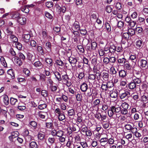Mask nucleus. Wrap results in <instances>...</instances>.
<instances>
[{"instance_id": "obj_1", "label": "nucleus", "mask_w": 148, "mask_h": 148, "mask_svg": "<svg viewBox=\"0 0 148 148\" xmlns=\"http://www.w3.org/2000/svg\"><path fill=\"white\" fill-rule=\"evenodd\" d=\"M121 110V108L119 107H115L112 106L110 107L109 110L108 112V114L109 116L110 117H112L114 114H116V117H117L116 113L120 112Z\"/></svg>"}, {"instance_id": "obj_2", "label": "nucleus", "mask_w": 148, "mask_h": 148, "mask_svg": "<svg viewBox=\"0 0 148 148\" xmlns=\"http://www.w3.org/2000/svg\"><path fill=\"white\" fill-rule=\"evenodd\" d=\"M54 112L55 115L58 117L59 121H62L65 119V117L64 112L61 111L60 109L57 108L55 109Z\"/></svg>"}, {"instance_id": "obj_3", "label": "nucleus", "mask_w": 148, "mask_h": 148, "mask_svg": "<svg viewBox=\"0 0 148 148\" xmlns=\"http://www.w3.org/2000/svg\"><path fill=\"white\" fill-rule=\"evenodd\" d=\"M119 95L120 98L122 99L125 97L128 98L130 96V93L129 91L122 89L119 91Z\"/></svg>"}, {"instance_id": "obj_4", "label": "nucleus", "mask_w": 148, "mask_h": 148, "mask_svg": "<svg viewBox=\"0 0 148 148\" xmlns=\"http://www.w3.org/2000/svg\"><path fill=\"white\" fill-rule=\"evenodd\" d=\"M136 47L138 49L142 48L143 45V41L141 38L136 39L135 42Z\"/></svg>"}, {"instance_id": "obj_5", "label": "nucleus", "mask_w": 148, "mask_h": 148, "mask_svg": "<svg viewBox=\"0 0 148 148\" xmlns=\"http://www.w3.org/2000/svg\"><path fill=\"white\" fill-rule=\"evenodd\" d=\"M18 23L21 25H24L26 24L27 21L26 18L23 16H20L17 20Z\"/></svg>"}, {"instance_id": "obj_6", "label": "nucleus", "mask_w": 148, "mask_h": 148, "mask_svg": "<svg viewBox=\"0 0 148 148\" xmlns=\"http://www.w3.org/2000/svg\"><path fill=\"white\" fill-rule=\"evenodd\" d=\"M147 60L144 59H141L139 60V64L140 68H145L147 66Z\"/></svg>"}, {"instance_id": "obj_7", "label": "nucleus", "mask_w": 148, "mask_h": 148, "mask_svg": "<svg viewBox=\"0 0 148 148\" xmlns=\"http://www.w3.org/2000/svg\"><path fill=\"white\" fill-rule=\"evenodd\" d=\"M129 59L132 62L134 63V65L133 67V68H134V66L135 65H136V62H137L136 55L134 54L131 55L130 56Z\"/></svg>"}, {"instance_id": "obj_8", "label": "nucleus", "mask_w": 148, "mask_h": 148, "mask_svg": "<svg viewBox=\"0 0 148 148\" xmlns=\"http://www.w3.org/2000/svg\"><path fill=\"white\" fill-rule=\"evenodd\" d=\"M30 35L29 34H25L22 35L23 40L25 42H28L29 40Z\"/></svg>"}, {"instance_id": "obj_9", "label": "nucleus", "mask_w": 148, "mask_h": 148, "mask_svg": "<svg viewBox=\"0 0 148 148\" xmlns=\"http://www.w3.org/2000/svg\"><path fill=\"white\" fill-rule=\"evenodd\" d=\"M11 16L13 19H17V20L20 16L19 14L16 12H13L11 13Z\"/></svg>"}, {"instance_id": "obj_10", "label": "nucleus", "mask_w": 148, "mask_h": 148, "mask_svg": "<svg viewBox=\"0 0 148 148\" xmlns=\"http://www.w3.org/2000/svg\"><path fill=\"white\" fill-rule=\"evenodd\" d=\"M124 69L126 70L129 71L131 69L132 66L128 61H127L124 64Z\"/></svg>"}, {"instance_id": "obj_11", "label": "nucleus", "mask_w": 148, "mask_h": 148, "mask_svg": "<svg viewBox=\"0 0 148 148\" xmlns=\"http://www.w3.org/2000/svg\"><path fill=\"white\" fill-rule=\"evenodd\" d=\"M108 140V138H107L105 137L101 138L99 140V141L101 145L102 146H104L107 143V142Z\"/></svg>"}, {"instance_id": "obj_12", "label": "nucleus", "mask_w": 148, "mask_h": 148, "mask_svg": "<svg viewBox=\"0 0 148 148\" xmlns=\"http://www.w3.org/2000/svg\"><path fill=\"white\" fill-rule=\"evenodd\" d=\"M88 85L85 83H83L80 86V89L83 92H86L88 89Z\"/></svg>"}, {"instance_id": "obj_13", "label": "nucleus", "mask_w": 148, "mask_h": 148, "mask_svg": "<svg viewBox=\"0 0 148 148\" xmlns=\"http://www.w3.org/2000/svg\"><path fill=\"white\" fill-rule=\"evenodd\" d=\"M101 77L105 81H108L109 79V74L106 72H103L102 74Z\"/></svg>"}, {"instance_id": "obj_14", "label": "nucleus", "mask_w": 148, "mask_h": 148, "mask_svg": "<svg viewBox=\"0 0 148 148\" xmlns=\"http://www.w3.org/2000/svg\"><path fill=\"white\" fill-rule=\"evenodd\" d=\"M56 79L58 81H60L62 80L61 77V75L57 71H55L53 72Z\"/></svg>"}, {"instance_id": "obj_15", "label": "nucleus", "mask_w": 148, "mask_h": 148, "mask_svg": "<svg viewBox=\"0 0 148 148\" xmlns=\"http://www.w3.org/2000/svg\"><path fill=\"white\" fill-rule=\"evenodd\" d=\"M51 45L50 42H48L45 43V48L48 51L50 52L51 51Z\"/></svg>"}, {"instance_id": "obj_16", "label": "nucleus", "mask_w": 148, "mask_h": 148, "mask_svg": "<svg viewBox=\"0 0 148 148\" xmlns=\"http://www.w3.org/2000/svg\"><path fill=\"white\" fill-rule=\"evenodd\" d=\"M69 61L72 65H75L77 61L76 59L73 57H70L69 58Z\"/></svg>"}, {"instance_id": "obj_17", "label": "nucleus", "mask_w": 148, "mask_h": 148, "mask_svg": "<svg viewBox=\"0 0 148 148\" xmlns=\"http://www.w3.org/2000/svg\"><path fill=\"white\" fill-rule=\"evenodd\" d=\"M30 148H38V146L36 143L35 141H32L29 143Z\"/></svg>"}, {"instance_id": "obj_18", "label": "nucleus", "mask_w": 148, "mask_h": 148, "mask_svg": "<svg viewBox=\"0 0 148 148\" xmlns=\"http://www.w3.org/2000/svg\"><path fill=\"white\" fill-rule=\"evenodd\" d=\"M136 86V85L134 82H131L129 83L128 87L130 89L132 90L134 89Z\"/></svg>"}, {"instance_id": "obj_19", "label": "nucleus", "mask_w": 148, "mask_h": 148, "mask_svg": "<svg viewBox=\"0 0 148 148\" xmlns=\"http://www.w3.org/2000/svg\"><path fill=\"white\" fill-rule=\"evenodd\" d=\"M110 64L113 65L115 62L116 59L115 57H109Z\"/></svg>"}, {"instance_id": "obj_20", "label": "nucleus", "mask_w": 148, "mask_h": 148, "mask_svg": "<svg viewBox=\"0 0 148 148\" xmlns=\"http://www.w3.org/2000/svg\"><path fill=\"white\" fill-rule=\"evenodd\" d=\"M127 60L124 58L119 59L118 60V62L121 65H123L125 64Z\"/></svg>"}, {"instance_id": "obj_21", "label": "nucleus", "mask_w": 148, "mask_h": 148, "mask_svg": "<svg viewBox=\"0 0 148 148\" xmlns=\"http://www.w3.org/2000/svg\"><path fill=\"white\" fill-rule=\"evenodd\" d=\"M3 102L4 104L6 105H8L9 103L8 97L6 95L3 96Z\"/></svg>"}, {"instance_id": "obj_22", "label": "nucleus", "mask_w": 148, "mask_h": 148, "mask_svg": "<svg viewBox=\"0 0 148 148\" xmlns=\"http://www.w3.org/2000/svg\"><path fill=\"white\" fill-rule=\"evenodd\" d=\"M38 115L40 118L43 119L47 115V114L46 112H39Z\"/></svg>"}, {"instance_id": "obj_23", "label": "nucleus", "mask_w": 148, "mask_h": 148, "mask_svg": "<svg viewBox=\"0 0 148 148\" xmlns=\"http://www.w3.org/2000/svg\"><path fill=\"white\" fill-rule=\"evenodd\" d=\"M10 38L11 41L14 42H16L18 41V38L13 34L10 36Z\"/></svg>"}, {"instance_id": "obj_24", "label": "nucleus", "mask_w": 148, "mask_h": 148, "mask_svg": "<svg viewBox=\"0 0 148 148\" xmlns=\"http://www.w3.org/2000/svg\"><path fill=\"white\" fill-rule=\"evenodd\" d=\"M73 28H74L75 29L78 30L80 29V25L79 23L77 21H75L73 25Z\"/></svg>"}, {"instance_id": "obj_25", "label": "nucleus", "mask_w": 148, "mask_h": 148, "mask_svg": "<svg viewBox=\"0 0 148 148\" xmlns=\"http://www.w3.org/2000/svg\"><path fill=\"white\" fill-rule=\"evenodd\" d=\"M47 140L49 143L52 145L54 143L55 139L54 137H49L48 138Z\"/></svg>"}, {"instance_id": "obj_26", "label": "nucleus", "mask_w": 148, "mask_h": 148, "mask_svg": "<svg viewBox=\"0 0 148 148\" xmlns=\"http://www.w3.org/2000/svg\"><path fill=\"white\" fill-rule=\"evenodd\" d=\"M8 74L10 75L12 78H14V74L12 69H10L7 71Z\"/></svg>"}, {"instance_id": "obj_27", "label": "nucleus", "mask_w": 148, "mask_h": 148, "mask_svg": "<svg viewBox=\"0 0 148 148\" xmlns=\"http://www.w3.org/2000/svg\"><path fill=\"white\" fill-rule=\"evenodd\" d=\"M110 93V96L111 97L114 98H117V94L116 91H111Z\"/></svg>"}, {"instance_id": "obj_28", "label": "nucleus", "mask_w": 148, "mask_h": 148, "mask_svg": "<svg viewBox=\"0 0 148 148\" xmlns=\"http://www.w3.org/2000/svg\"><path fill=\"white\" fill-rule=\"evenodd\" d=\"M62 80L63 81L64 83L65 82H66L67 81L69 80L68 76L66 74L62 75Z\"/></svg>"}, {"instance_id": "obj_29", "label": "nucleus", "mask_w": 148, "mask_h": 148, "mask_svg": "<svg viewBox=\"0 0 148 148\" xmlns=\"http://www.w3.org/2000/svg\"><path fill=\"white\" fill-rule=\"evenodd\" d=\"M0 61L2 65L5 67L7 66V64L5 61L4 58L3 56H1L0 58Z\"/></svg>"}, {"instance_id": "obj_30", "label": "nucleus", "mask_w": 148, "mask_h": 148, "mask_svg": "<svg viewBox=\"0 0 148 148\" xmlns=\"http://www.w3.org/2000/svg\"><path fill=\"white\" fill-rule=\"evenodd\" d=\"M129 37L130 34L128 32L124 33L122 36V38L126 40H128L129 39Z\"/></svg>"}, {"instance_id": "obj_31", "label": "nucleus", "mask_w": 148, "mask_h": 148, "mask_svg": "<svg viewBox=\"0 0 148 148\" xmlns=\"http://www.w3.org/2000/svg\"><path fill=\"white\" fill-rule=\"evenodd\" d=\"M75 114L74 110L73 109H71L68 111V114L70 116H73L75 115Z\"/></svg>"}, {"instance_id": "obj_32", "label": "nucleus", "mask_w": 148, "mask_h": 148, "mask_svg": "<svg viewBox=\"0 0 148 148\" xmlns=\"http://www.w3.org/2000/svg\"><path fill=\"white\" fill-rule=\"evenodd\" d=\"M21 10L24 12L27 13L29 12V10L27 5H25L21 8Z\"/></svg>"}, {"instance_id": "obj_33", "label": "nucleus", "mask_w": 148, "mask_h": 148, "mask_svg": "<svg viewBox=\"0 0 148 148\" xmlns=\"http://www.w3.org/2000/svg\"><path fill=\"white\" fill-rule=\"evenodd\" d=\"M126 75V72L125 70H122L119 72V75L121 77H124Z\"/></svg>"}, {"instance_id": "obj_34", "label": "nucleus", "mask_w": 148, "mask_h": 148, "mask_svg": "<svg viewBox=\"0 0 148 148\" xmlns=\"http://www.w3.org/2000/svg\"><path fill=\"white\" fill-rule=\"evenodd\" d=\"M45 61L50 66H51L53 65V61L50 58H47L45 59Z\"/></svg>"}, {"instance_id": "obj_35", "label": "nucleus", "mask_w": 148, "mask_h": 148, "mask_svg": "<svg viewBox=\"0 0 148 148\" xmlns=\"http://www.w3.org/2000/svg\"><path fill=\"white\" fill-rule=\"evenodd\" d=\"M38 51L41 55H44V52L42 47L40 46H38L37 47Z\"/></svg>"}, {"instance_id": "obj_36", "label": "nucleus", "mask_w": 148, "mask_h": 148, "mask_svg": "<svg viewBox=\"0 0 148 148\" xmlns=\"http://www.w3.org/2000/svg\"><path fill=\"white\" fill-rule=\"evenodd\" d=\"M77 48L79 51L81 53H83L84 52V49L82 45H79L77 46Z\"/></svg>"}, {"instance_id": "obj_37", "label": "nucleus", "mask_w": 148, "mask_h": 148, "mask_svg": "<svg viewBox=\"0 0 148 148\" xmlns=\"http://www.w3.org/2000/svg\"><path fill=\"white\" fill-rule=\"evenodd\" d=\"M10 100L11 104L13 105H15L17 102V99L13 97L11 98Z\"/></svg>"}, {"instance_id": "obj_38", "label": "nucleus", "mask_w": 148, "mask_h": 148, "mask_svg": "<svg viewBox=\"0 0 148 148\" xmlns=\"http://www.w3.org/2000/svg\"><path fill=\"white\" fill-rule=\"evenodd\" d=\"M133 82H134L136 84H139L141 82V81L140 78L135 77V78H134L133 79Z\"/></svg>"}, {"instance_id": "obj_39", "label": "nucleus", "mask_w": 148, "mask_h": 148, "mask_svg": "<svg viewBox=\"0 0 148 148\" xmlns=\"http://www.w3.org/2000/svg\"><path fill=\"white\" fill-rule=\"evenodd\" d=\"M16 48L19 50H21L22 48V44L20 42H16L15 43Z\"/></svg>"}, {"instance_id": "obj_40", "label": "nucleus", "mask_w": 148, "mask_h": 148, "mask_svg": "<svg viewBox=\"0 0 148 148\" xmlns=\"http://www.w3.org/2000/svg\"><path fill=\"white\" fill-rule=\"evenodd\" d=\"M79 144L82 148H87L88 147L87 144L86 142H81Z\"/></svg>"}, {"instance_id": "obj_41", "label": "nucleus", "mask_w": 148, "mask_h": 148, "mask_svg": "<svg viewBox=\"0 0 148 148\" xmlns=\"http://www.w3.org/2000/svg\"><path fill=\"white\" fill-rule=\"evenodd\" d=\"M45 136V135L44 133H39L38 134V139L40 140H42L43 139Z\"/></svg>"}, {"instance_id": "obj_42", "label": "nucleus", "mask_w": 148, "mask_h": 148, "mask_svg": "<svg viewBox=\"0 0 148 148\" xmlns=\"http://www.w3.org/2000/svg\"><path fill=\"white\" fill-rule=\"evenodd\" d=\"M45 5L48 8H51L53 7V4L52 1H47Z\"/></svg>"}, {"instance_id": "obj_43", "label": "nucleus", "mask_w": 148, "mask_h": 148, "mask_svg": "<svg viewBox=\"0 0 148 148\" xmlns=\"http://www.w3.org/2000/svg\"><path fill=\"white\" fill-rule=\"evenodd\" d=\"M106 29L108 32H110L111 31V27L110 24L108 22H106L105 23Z\"/></svg>"}, {"instance_id": "obj_44", "label": "nucleus", "mask_w": 148, "mask_h": 148, "mask_svg": "<svg viewBox=\"0 0 148 148\" xmlns=\"http://www.w3.org/2000/svg\"><path fill=\"white\" fill-rule=\"evenodd\" d=\"M91 49L93 50H95L97 47V44L95 42H93L91 43Z\"/></svg>"}, {"instance_id": "obj_45", "label": "nucleus", "mask_w": 148, "mask_h": 148, "mask_svg": "<svg viewBox=\"0 0 148 148\" xmlns=\"http://www.w3.org/2000/svg\"><path fill=\"white\" fill-rule=\"evenodd\" d=\"M128 32L130 35L132 36L135 34V30L132 28H130L128 30Z\"/></svg>"}, {"instance_id": "obj_46", "label": "nucleus", "mask_w": 148, "mask_h": 148, "mask_svg": "<svg viewBox=\"0 0 148 148\" xmlns=\"http://www.w3.org/2000/svg\"><path fill=\"white\" fill-rule=\"evenodd\" d=\"M56 62L58 65L62 66L64 65L63 62L60 59L56 60Z\"/></svg>"}, {"instance_id": "obj_47", "label": "nucleus", "mask_w": 148, "mask_h": 148, "mask_svg": "<svg viewBox=\"0 0 148 148\" xmlns=\"http://www.w3.org/2000/svg\"><path fill=\"white\" fill-rule=\"evenodd\" d=\"M109 49V51L114 52L116 51V47L114 45H112L110 46Z\"/></svg>"}, {"instance_id": "obj_48", "label": "nucleus", "mask_w": 148, "mask_h": 148, "mask_svg": "<svg viewBox=\"0 0 148 148\" xmlns=\"http://www.w3.org/2000/svg\"><path fill=\"white\" fill-rule=\"evenodd\" d=\"M45 16L50 19H51L53 18V16L49 12L45 11Z\"/></svg>"}, {"instance_id": "obj_49", "label": "nucleus", "mask_w": 148, "mask_h": 148, "mask_svg": "<svg viewBox=\"0 0 148 148\" xmlns=\"http://www.w3.org/2000/svg\"><path fill=\"white\" fill-rule=\"evenodd\" d=\"M56 103L57 104H61L62 101V98L61 97H57L56 99Z\"/></svg>"}, {"instance_id": "obj_50", "label": "nucleus", "mask_w": 148, "mask_h": 148, "mask_svg": "<svg viewBox=\"0 0 148 148\" xmlns=\"http://www.w3.org/2000/svg\"><path fill=\"white\" fill-rule=\"evenodd\" d=\"M103 62L104 64L106 65L108 64H110L109 58L107 57H105L103 58Z\"/></svg>"}, {"instance_id": "obj_51", "label": "nucleus", "mask_w": 148, "mask_h": 148, "mask_svg": "<svg viewBox=\"0 0 148 148\" xmlns=\"http://www.w3.org/2000/svg\"><path fill=\"white\" fill-rule=\"evenodd\" d=\"M64 135V133L62 130H58L57 131L56 136L60 137L63 136Z\"/></svg>"}, {"instance_id": "obj_52", "label": "nucleus", "mask_w": 148, "mask_h": 148, "mask_svg": "<svg viewBox=\"0 0 148 148\" xmlns=\"http://www.w3.org/2000/svg\"><path fill=\"white\" fill-rule=\"evenodd\" d=\"M110 71L111 74L113 75H115L116 73V72L114 67L112 66L110 68Z\"/></svg>"}, {"instance_id": "obj_53", "label": "nucleus", "mask_w": 148, "mask_h": 148, "mask_svg": "<svg viewBox=\"0 0 148 148\" xmlns=\"http://www.w3.org/2000/svg\"><path fill=\"white\" fill-rule=\"evenodd\" d=\"M50 87L51 91L53 92L56 91L57 88V86H53V84L50 85Z\"/></svg>"}, {"instance_id": "obj_54", "label": "nucleus", "mask_w": 148, "mask_h": 148, "mask_svg": "<svg viewBox=\"0 0 148 148\" xmlns=\"http://www.w3.org/2000/svg\"><path fill=\"white\" fill-rule=\"evenodd\" d=\"M138 21L139 22L141 23L140 25H144V23H145V19L144 18L140 17L138 18Z\"/></svg>"}, {"instance_id": "obj_55", "label": "nucleus", "mask_w": 148, "mask_h": 148, "mask_svg": "<svg viewBox=\"0 0 148 148\" xmlns=\"http://www.w3.org/2000/svg\"><path fill=\"white\" fill-rule=\"evenodd\" d=\"M47 106V105L45 103L40 104L38 106V108L40 110H42L46 108Z\"/></svg>"}, {"instance_id": "obj_56", "label": "nucleus", "mask_w": 148, "mask_h": 148, "mask_svg": "<svg viewBox=\"0 0 148 148\" xmlns=\"http://www.w3.org/2000/svg\"><path fill=\"white\" fill-rule=\"evenodd\" d=\"M133 125L132 124V125L130 124H127L126 125L125 127V129H126L127 130H131V129H132V127Z\"/></svg>"}, {"instance_id": "obj_57", "label": "nucleus", "mask_w": 148, "mask_h": 148, "mask_svg": "<svg viewBox=\"0 0 148 148\" xmlns=\"http://www.w3.org/2000/svg\"><path fill=\"white\" fill-rule=\"evenodd\" d=\"M121 106L123 109H127L129 105L127 103L125 102H124L122 103Z\"/></svg>"}, {"instance_id": "obj_58", "label": "nucleus", "mask_w": 148, "mask_h": 148, "mask_svg": "<svg viewBox=\"0 0 148 148\" xmlns=\"http://www.w3.org/2000/svg\"><path fill=\"white\" fill-rule=\"evenodd\" d=\"M106 10L108 13L111 12L112 10V8L110 5L107 6L106 7Z\"/></svg>"}, {"instance_id": "obj_59", "label": "nucleus", "mask_w": 148, "mask_h": 148, "mask_svg": "<svg viewBox=\"0 0 148 148\" xmlns=\"http://www.w3.org/2000/svg\"><path fill=\"white\" fill-rule=\"evenodd\" d=\"M124 23L121 21H119L118 22L117 25L118 27L120 29L122 28L123 26Z\"/></svg>"}, {"instance_id": "obj_60", "label": "nucleus", "mask_w": 148, "mask_h": 148, "mask_svg": "<svg viewBox=\"0 0 148 148\" xmlns=\"http://www.w3.org/2000/svg\"><path fill=\"white\" fill-rule=\"evenodd\" d=\"M34 65L35 66L38 67H42V64L41 62L39 61H38L35 62L34 64Z\"/></svg>"}, {"instance_id": "obj_61", "label": "nucleus", "mask_w": 148, "mask_h": 148, "mask_svg": "<svg viewBox=\"0 0 148 148\" xmlns=\"http://www.w3.org/2000/svg\"><path fill=\"white\" fill-rule=\"evenodd\" d=\"M100 101L99 99H96L93 102V104L94 106H98L99 105Z\"/></svg>"}, {"instance_id": "obj_62", "label": "nucleus", "mask_w": 148, "mask_h": 148, "mask_svg": "<svg viewBox=\"0 0 148 148\" xmlns=\"http://www.w3.org/2000/svg\"><path fill=\"white\" fill-rule=\"evenodd\" d=\"M23 72L25 75L28 76L29 75L30 71H29L26 68H24L23 70Z\"/></svg>"}, {"instance_id": "obj_63", "label": "nucleus", "mask_w": 148, "mask_h": 148, "mask_svg": "<svg viewBox=\"0 0 148 148\" xmlns=\"http://www.w3.org/2000/svg\"><path fill=\"white\" fill-rule=\"evenodd\" d=\"M18 56L20 58V59H22L23 60H24L25 58V56L22 53L20 52L18 53Z\"/></svg>"}, {"instance_id": "obj_64", "label": "nucleus", "mask_w": 148, "mask_h": 148, "mask_svg": "<svg viewBox=\"0 0 148 148\" xmlns=\"http://www.w3.org/2000/svg\"><path fill=\"white\" fill-rule=\"evenodd\" d=\"M47 34L46 32L45 31H43L42 32V37L44 39H46L47 38Z\"/></svg>"}]
</instances>
